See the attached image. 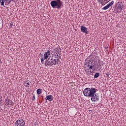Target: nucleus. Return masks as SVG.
<instances>
[{
    "mask_svg": "<svg viewBox=\"0 0 126 126\" xmlns=\"http://www.w3.org/2000/svg\"><path fill=\"white\" fill-rule=\"evenodd\" d=\"M45 60H46L45 61ZM45 66H53V65H57L59 64V55L57 53L53 54L51 53V51H47L43 54L41 59V63L42 64H44Z\"/></svg>",
    "mask_w": 126,
    "mask_h": 126,
    "instance_id": "obj_1",
    "label": "nucleus"
},
{
    "mask_svg": "<svg viewBox=\"0 0 126 126\" xmlns=\"http://www.w3.org/2000/svg\"><path fill=\"white\" fill-rule=\"evenodd\" d=\"M96 93V89L94 88H86L83 91V94L86 97H94Z\"/></svg>",
    "mask_w": 126,
    "mask_h": 126,
    "instance_id": "obj_2",
    "label": "nucleus"
},
{
    "mask_svg": "<svg viewBox=\"0 0 126 126\" xmlns=\"http://www.w3.org/2000/svg\"><path fill=\"white\" fill-rule=\"evenodd\" d=\"M53 0L50 2V4L53 8H58L60 9L63 5V2L61 0Z\"/></svg>",
    "mask_w": 126,
    "mask_h": 126,
    "instance_id": "obj_3",
    "label": "nucleus"
},
{
    "mask_svg": "<svg viewBox=\"0 0 126 126\" xmlns=\"http://www.w3.org/2000/svg\"><path fill=\"white\" fill-rule=\"evenodd\" d=\"M85 65L89 66L90 67L93 68V69L95 70V62L93 60L90 59V58H87L85 61Z\"/></svg>",
    "mask_w": 126,
    "mask_h": 126,
    "instance_id": "obj_4",
    "label": "nucleus"
},
{
    "mask_svg": "<svg viewBox=\"0 0 126 126\" xmlns=\"http://www.w3.org/2000/svg\"><path fill=\"white\" fill-rule=\"evenodd\" d=\"M25 122H24V120L22 119H19L15 122V126H25Z\"/></svg>",
    "mask_w": 126,
    "mask_h": 126,
    "instance_id": "obj_5",
    "label": "nucleus"
},
{
    "mask_svg": "<svg viewBox=\"0 0 126 126\" xmlns=\"http://www.w3.org/2000/svg\"><path fill=\"white\" fill-rule=\"evenodd\" d=\"M85 70L87 74H90V73H92L94 70H95L94 69L91 68L89 66L86 65L85 66Z\"/></svg>",
    "mask_w": 126,
    "mask_h": 126,
    "instance_id": "obj_6",
    "label": "nucleus"
},
{
    "mask_svg": "<svg viewBox=\"0 0 126 126\" xmlns=\"http://www.w3.org/2000/svg\"><path fill=\"white\" fill-rule=\"evenodd\" d=\"M10 2H11L10 0H0V5L3 6L4 5V3L5 5H8Z\"/></svg>",
    "mask_w": 126,
    "mask_h": 126,
    "instance_id": "obj_7",
    "label": "nucleus"
},
{
    "mask_svg": "<svg viewBox=\"0 0 126 126\" xmlns=\"http://www.w3.org/2000/svg\"><path fill=\"white\" fill-rule=\"evenodd\" d=\"M114 4V1H112L109 4H108L106 6H105L102 8L103 10H107V9H109L111 6H112Z\"/></svg>",
    "mask_w": 126,
    "mask_h": 126,
    "instance_id": "obj_8",
    "label": "nucleus"
},
{
    "mask_svg": "<svg viewBox=\"0 0 126 126\" xmlns=\"http://www.w3.org/2000/svg\"><path fill=\"white\" fill-rule=\"evenodd\" d=\"M81 31L82 33H86V34H88V30L87 28L85 27L84 26H82L81 27Z\"/></svg>",
    "mask_w": 126,
    "mask_h": 126,
    "instance_id": "obj_9",
    "label": "nucleus"
},
{
    "mask_svg": "<svg viewBox=\"0 0 126 126\" xmlns=\"http://www.w3.org/2000/svg\"><path fill=\"white\" fill-rule=\"evenodd\" d=\"M91 99L93 102H96V101H98L99 100V96H97L96 94H94V96L92 97Z\"/></svg>",
    "mask_w": 126,
    "mask_h": 126,
    "instance_id": "obj_10",
    "label": "nucleus"
},
{
    "mask_svg": "<svg viewBox=\"0 0 126 126\" xmlns=\"http://www.w3.org/2000/svg\"><path fill=\"white\" fill-rule=\"evenodd\" d=\"M5 104L7 106H12V102L9 99H6L5 101Z\"/></svg>",
    "mask_w": 126,
    "mask_h": 126,
    "instance_id": "obj_11",
    "label": "nucleus"
},
{
    "mask_svg": "<svg viewBox=\"0 0 126 126\" xmlns=\"http://www.w3.org/2000/svg\"><path fill=\"white\" fill-rule=\"evenodd\" d=\"M104 65V62L102 61H100L99 62L98 64V68H99V69H101L102 68V66Z\"/></svg>",
    "mask_w": 126,
    "mask_h": 126,
    "instance_id": "obj_12",
    "label": "nucleus"
},
{
    "mask_svg": "<svg viewBox=\"0 0 126 126\" xmlns=\"http://www.w3.org/2000/svg\"><path fill=\"white\" fill-rule=\"evenodd\" d=\"M45 99L49 100V101H53V95L50 94L46 96Z\"/></svg>",
    "mask_w": 126,
    "mask_h": 126,
    "instance_id": "obj_13",
    "label": "nucleus"
},
{
    "mask_svg": "<svg viewBox=\"0 0 126 126\" xmlns=\"http://www.w3.org/2000/svg\"><path fill=\"white\" fill-rule=\"evenodd\" d=\"M117 6L124 8V7H125V5H124L122 2H118L117 3Z\"/></svg>",
    "mask_w": 126,
    "mask_h": 126,
    "instance_id": "obj_14",
    "label": "nucleus"
},
{
    "mask_svg": "<svg viewBox=\"0 0 126 126\" xmlns=\"http://www.w3.org/2000/svg\"><path fill=\"white\" fill-rule=\"evenodd\" d=\"M98 3L101 4V5H105V0H96Z\"/></svg>",
    "mask_w": 126,
    "mask_h": 126,
    "instance_id": "obj_15",
    "label": "nucleus"
},
{
    "mask_svg": "<svg viewBox=\"0 0 126 126\" xmlns=\"http://www.w3.org/2000/svg\"><path fill=\"white\" fill-rule=\"evenodd\" d=\"M123 8L121 7H118V6H117V7L116 8V11H117V12H122V10H123Z\"/></svg>",
    "mask_w": 126,
    "mask_h": 126,
    "instance_id": "obj_16",
    "label": "nucleus"
},
{
    "mask_svg": "<svg viewBox=\"0 0 126 126\" xmlns=\"http://www.w3.org/2000/svg\"><path fill=\"white\" fill-rule=\"evenodd\" d=\"M36 93L38 95H40V94H42V89H38L36 90Z\"/></svg>",
    "mask_w": 126,
    "mask_h": 126,
    "instance_id": "obj_17",
    "label": "nucleus"
},
{
    "mask_svg": "<svg viewBox=\"0 0 126 126\" xmlns=\"http://www.w3.org/2000/svg\"><path fill=\"white\" fill-rule=\"evenodd\" d=\"M100 76V73H96L94 75V78H98Z\"/></svg>",
    "mask_w": 126,
    "mask_h": 126,
    "instance_id": "obj_18",
    "label": "nucleus"
},
{
    "mask_svg": "<svg viewBox=\"0 0 126 126\" xmlns=\"http://www.w3.org/2000/svg\"><path fill=\"white\" fill-rule=\"evenodd\" d=\"M25 86L26 87H28V88H29L30 87V83H28V82H26L25 83Z\"/></svg>",
    "mask_w": 126,
    "mask_h": 126,
    "instance_id": "obj_19",
    "label": "nucleus"
},
{
    "mask_svg": "<svg viewBox=\"0 0 126 126\" xmlns=\"http://www.w3.org/2000/svg\"><path fill=\"white\" fill-rule=\"evenodd\" d=\"M32 100V101H35V95H33Z\"/></svg>",
    "mask_w": 126,
    "mask_h": 126,
    "instance_id": "obj_20",
    "label": "nucleus"
},
{
    "mask_svg": "<svg viewBox=\"0 0 126 126\" xmlns=\"http://www.w3.org/2000/svg\"><path fill=\"white\" fill-rule=\"evenodd\" d=\"M10 26H11V27H12V26H13V22H11L10 23Z\"/></svg>",
    "mask_w": 126,
    "mask_h": 126,
    "instance_id": "obj_21",
    "label": "nucleus"
},
{
    "mask_svg": "<svg viewBox=\"0 0 126 126\" xmlns=\"http://www.w3.org/2000/svg\"><path fill=\"white\" fill-rule=\"evenodd\" d=\"M2 97L0 96V102H1L2 101V99H1Z\"/></svg>",
    "mask_w": 126,
    "mask_h": 126,
    "instance_id": "obj_22",
    "label": "nucleus"
},
{
    "mask_svg": "<svg viewBox=\"0 0 126 126\" xmlns=\"http://www.w3.org/2000/svg\"><path fill=\"white\" fill-rule=\"evenodd\" d=\"M2 63V62H1V60L0 59V64Z\"/></svg>",
    "mask_w": 126,
    "mask_h": 126,
    "instance_id": "obj_23",
    "label": "nucleus"
},
{
    "mask_svg": "<svg viewBox=\"0 0 126 126\" xmlns=\"http://www.w3.org/2000/svg\"><path fill=\"white\" fill-rule=\"evenodd\" d=\"M67 83L69 84V82H67Z\"/></svg>",
    "mask_w": 126,
    "mask_h": 126,
    "instance_id": "obj_24",
    "label": "nucleus"
}]
</instances>
